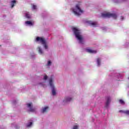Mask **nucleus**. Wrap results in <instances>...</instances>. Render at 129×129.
Instances as JSON below:
<instances>
[{
	"label": "nucleus",
	"mask_w": 129,
	"mask_h": 129,
	"mask_svg": "<svg viewBox=\"0 0 129 129\" xmlns=\"http://www.w3.org/2000/svg\"><path fill=\"white\" fill-rule=\"evenodd\" d=\"M121 19L122 20H123V17L121 16Z\"/></svg>",
	"instance_id": "393cba45"
},
{
	"label": "nucleus",
	"mask_w": 129,
	"mask_h": 129,
	"mask_svg": "<svg viewBox=\"0 0 129 129\" xmlns=\"http://www.w3.org/2000/svg\"><path fill=\"white\" fill-rule=\"evenodd\" d=\"M32 9L33 10H36V9H37V6L35 5H33L32 6Z\"/></svg>",
	"instance_id": "aec40b11"
},
{
	"label": "nucleus",
	"mask_w": 129,
	"mask_h": 129,
	"mask_svg": "<svg viewBox=\"0 0 129 129\" xmlns=\"http://www.w3.org/2000/svg\"><path fill=\"white\" fill-rule=\"evenodd\" d=\"M110 103V97H107L106 102V107H107L108 105H109Z\"/></svg>",
	"instance_id": "1a4fd4ad"
},
{
	"label": "nucleus",
	"mask_w": 129,
	"mask_h": 129,
	"mask_svg": "<svg viewBox=\"0 0 129 129\" xmlns=\"http://www.w3.org/2000/svg\"><path fill=\"white\" fill-rule=\"evenodd\" d=\"M36 41V42H40L42 45H44L45 49H48V45L46 44V40L44 38L37 36Z\"/></svg>",
	"instance_id": "7ed1b4c3"
},
{
	"label": "nucleus",
	"mask_w": 129,
	"mask_h": 129,
	"mask_svg": "<svg viewBox=\"0 0 129 129\" xmlns=\"http://www.w3.org/2000/svg\"><path fill=\"white\" fill-rule=\"evenodd\" d=\"M119 102H120V103H121V104H124V101L122 99H120L119 100Z\"/></svg>",
	"instance_id": "f3484780"
},
{
	"label": "nucleus",
	"mask_w": 129,
	"mask_h": 129,
	"mask_svg": "<svg viewBox=\"0 0 129 129\" xmlns=\"http://www.w3.org/2000/svg\"><path fill=\"white\" fill-rule=\"evenodd\" d=\"M86 52H88V53H90L91 54H92L93 53H95L97 52L96 50H93L92 49L87 48L86 49Z\"/></svg>",
	"instance_id": "6e6552de"
},
{
	"label": "nucleus",
	"mask_w": 129,
	"mask_h": 129,
	"mask_svg": "<svg viewBox=\"0 0 129 129\" xmlns=\"http://www.w3.org/2000/svg\"><path fill=\"white\" fill-rule=\"evenodd\" d=\"M49 85L50 87H51V88L52 89V95H56V91H55V87H54V85L53 84V80L52 79V78L49 79Z\"/></svg>",
	"instance_id": "39448f33"
},
{
	"label": "nucleus",
	"mask_w": 129,
	"mask_h": 129,
	"mask_svg": "<svg viewBox=\"0 0 129 129\" xmlns=\"http://www.w3.org/2000/svg\"><path fill=\"white\" fill-rule=\"evenodd\" d=\"M26 25H29V26H33L34 24L31 21H27L25 22Z\"/></svg>",
	"instance_id": "f8f14e48"
},
{
	"label": "nucleus",
	"mask_w": 129,
	"mask_h": 129,
	"mask_svg": "<svg viewBox=\"0 0 129 129\" xmlns=\"http://www.w3.org/2000/svg\"><path fill=\"white\" fill-rule=\"evenodd\" d=\"M119 112H123V113H124V111L122 110H119Z\"/></svg>",
	"instance_id": "b1692460"
},
{
	"label": "nucleus",
	"mask_w": 129,
	"mask_h": 129,
	"mask_svg": "<svg viewBox=\"0 0 129 129\" xmlns=\"http://www.w3.org/2000/svg\"><path fill=\"white\" fill-rule=\"evenodd\" d=\"M38 50L39 54H43V51H42L40 47H38Z\"/></svg>",
	"instance_id": "2eb2a0df"
},
{
	"label": "nucleus",
	"mask_w": 129,
	"mask_h": 129,
	"mask_svg": "<svg viewBox=\"0 0 129 129\" xmlns=\"http://www.w3.org/2000/svg\"><path fill=\"white\" fill-rule=\"evenodd\" d=\"M101 60L100 59V58H98L97 59V63L98 64V66H100V62H101Z\"/></svg>",
	"instance_id": "4468645a"
},
{
	"label": "nucleus",
	"mask_w": 129,
	"mask_h": 129,
	"mask_svg": "<svg viewBox=\"0 0 129 129\" xmlns=\"http://www.w3.org/2000/svg\"><path fill=\"white\" fill-rule=\"evenodd\" d=\"M78 126H77V125H75V126H74L73 129H78Z\"/></svg>",
	"instance_id": "4be33fe9"
},
{
	"label": "nucleus",
	"mask_w": 129,
	"mask_h": 129,
	"mask_svg": "<svg viewBox=\"0 0 129 129\" xmlns=\"http://www.w3.org/2000/svg\"><path fill=\"white\" fill-rule=\"evenodd\" d=\"M88 23L89 24L90 26H92V27H97L98 24L96 22L88 21Z\"/></svg>",
	"instance_id": "423d86ee"
},
{
	"label": "nucleus",
	"mask_w": 129,
	"mask_h": 129,
	"mask_svg": "<svg viewBox=\"0 0 129 129\" xmlns=\"http://www.w3.org/2000/svg\"><path fill=\"white\" fill-rule=\"evenodd\" d=\"M102 18H113V19H116L117 18V16L115 14H111L110 13H107L105 14H102Z\"/></svg>",
	"instance_id": "20e7f679"
},
{
	"label": "nucleus",
	"mask_w": 129,
	"mask_h": 129,
	"mask_svg": "<svg viewBox=\"0 0 129 129\" xmlns=\"http://www.w3.org/2000/svg\"><path fill=\"white\" fill-rule=\"evenodd\" d=\"M124 113H125V114H127V115H129V110H126L124 111Z\"/></svg>",
	"instance_id": "6ab92c4d"
},
{
	"label": "nucleus",
	"mask_w": 129,
	"mask_h": 129,
	"mask_svg": "<svg viewBox=\"0 0 129 129\" xmlns=\"http://www.w3.org/2000/svg\"><path fill=\"white\" fill-rule=\"evenodd\" d=\"M51 61L50 60L48 61L47 63L48 66H50L51 65Z\"/></svg>",
	"instance_id": "5701e85b"
},
{
	"label": "nucleus",
	"mask_w": 129,
	"mask_h": 129,
	"mask_svg": "<svg viewBox=\"0 0 129 129\" xmlns=\"http://www.w3.org/2000/svg\"><path fill=\"white\" fill-rule=\"evenodd\" d=\"M12 3V6H11V8H13L14 7H15V4H16V3H17V2L15 1V0H14V1H12L11 2Z\"/></svg>",
	"instance_id": "ddd939ff"
},
{
	"label": "nucleus",
	"mask_w": 129,
	"mask_h": 129,
	"mask_svg": "<svg viewBox=\"0 0 129 129\" xmlns=\"http://www.w3.org/2000/svg\"><path fill=\"white\" fill-rule=\"evenodd\" d=\"M26 18L27 19H30L31 17L30 16V14H29V13L26 14Z\"/></svg>",
	"instance_id": "dca6fc26"
},
{
	"label": "nucleus",
	"mask_w": 129,
	"mask_h": 129,
	"mask_svg": "<svg viewBox=\"0 0 129 129\" xmlns=\"http://www.w3.org/2000/svg\"><path fill=\"white\" fill-rule=\"evenodd\" d=\"M72 30L76 36V38L79 41L80 44H83V37L81 35L80 30L76 27H72Z\"/></svg>",
	"instance_id": "f257e3e1"
},
{
	"label": "nucleus",
	"mask_w": 129,
	"mask_h": 129,
	"mask_svg": "<svg viewBox=\"0 0 129 129\" xmlns=\"http://www.w3.org/2000/svg\"><path fill=\"white\" fill-rule=\"evenodd\" d=\"M28 107L30 108V111H31L32 112H34V111H35L36 110V109H35V108H32L31 107L32 106V103H30L27 104Z\"/></svg>",
	"instance_id": "0eeeda50"
},
{
	"label": "nucleus",
	"mask_w": 129,
	"mask_h": 129,
	"mask_svg": "<svg viewBox=\"0 0 129 129\" xmlns=\"http://www.w3.org/2000/svg\"><path fill=\"white\" fill-rule=\"evenodd\" d=\"M122 2H125V1H126V0H121Z\"/></svg>",
	"instance_id": "a878e982"
},
{
	"label": "nucleus",
	"mask_w": 129,
	"mask_h": 129,
	"mask_svg": "<svg viewBox=\"0 0 129 129\" xmlns=\"http://www.w3.org/2000/svg\"><path fill=\"white\" fill-rule=\"evenodd\" d=\"M47 109H49V107L48 106L43 108L42 110V113H44V112H46Z\"/></svg>",
	"instance_id": "9b49d317"
},
{
	"label": "nucleus",
	"mask_w": 129,
	"mask_h": 129,
	"mask_svg": "<svg viewBox=\"0 0 129 129\" xmlns=\"http://www.w3.org/2000/svg\"><path fill=\"white\" fill-rule=\"evenodd\" d=\"M48 79V76L47 75H45L44 77V80H47Z\"/></svg>",
	"instance_id": "412c9836"
},
{
	"label": "nucleus",
	"mask_w": 129,
	"mask_h": 129,
	"mask_svg": "<svg viewBox=\"0 0 129 129\" xmlns=\"http://www.w3.org/2000/svg\"><path fill=\"white\" fill-rule=\"evenodd\" d=\"M75 16H80L83 14V10L81 9V4H78L76 5L75 9H72Z\"/></svg>",
	"instance_id": "f03ea898"
},
{
	"label": "nucleus",
	"mask_w": 129,
	"mask_h": 129,
	"mask_svg": "<svg viewBox=\"0 0 129 129\" xmlns=\"http://www.w3.org/2000/svg\"><path fill=\"white\" fill-rule=\"evenodd\" d=\"M32 124H33V122H30L27 125V127H30V126H31V125H32Z\"/></svg>",
	"instance_id": "a211bd4d"
},
{
	"label": "nucleus",
	"mask_w": 129,
	"mask_h": 129,
	"mask_svg": "<svg viewBox=\"0 0 129 129\" xmlns=\"http://www.w3.org/2000/svg\"><path fill=\"white\" fill-rule=\"evenodd\" d=\"M71 100H72V98L67 97L65 98L64 101H65V102H69V101H71Z\"/></svg>",
	"instance_id": "9d476101"
}]
</instances>
